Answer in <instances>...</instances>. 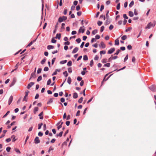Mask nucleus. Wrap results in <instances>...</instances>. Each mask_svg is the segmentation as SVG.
<instances>
[{"label": "nucleus", "mask_w": 156, "mask_h": 156, "mask_svg": "<svg viewBox=\"0 0 156 156\" xmlns=\"http://www.w3.org/2000/svg\"><path fill=\"white\" fill-rule=\"evenodd\" d=\"M63 74L64 75L65 77H66L68 76V74L67 73V71H65L63 73Z\"/></svg>", "instance_id": "4c0bfd02"}, {"label": "nucleus", "mask_w": 156, "mask_h": 156, "mask_svg": "<svg viewBox=\"0 0 156 156\" xmlns=\"http://www.w3.org/2000/svg\"><path fill=\"white\" fill-rule=\"evenodd\" d=\"M42 69L41 68H39L37 70V73L39 74L41 72Z\"/></svg>", "instance_id": "ea45409f"}, {"label": "nucleus", "mask_w": 156, "mask_h": 156, "mask_svg": "<svg viewBox=\"0 0 156 156\" xmlns=\"http://www.w3.org/2000/svg\"><path fill=\"white\" fill-rule=\"evenodd\" d=\"M46 59L45 58H44L41 62V63L42 64H44L45 62Z\"/></svg>", "instance_id": "c85d7f7f"}, {"label": "nucleus", "mask_w": 156, "mask_h": 156, "mask_svg": "<svg viewBox=\"0 0 156 156\" xmlns=\"http://www.w3.org/2000/svg\"><path fill=\"white\" fill-rule=\"evenodd\" d=\"M101 62L103 63H105L107 62V59H104L102 60Z\"/></svg>", "instance_id": "774afa93"}, {"label": "nucleus", "mask_w": 156, "mask_h": 156, "mask_svg": "<svg viewBox=\"0 0 156 156\" xmlns=\"http://www.w3.org/2000/svg\"><path fill=\"white\" fill-rule=\"evenodd\" d=\"M53 101V98H51L49 99V100L47 102L48 104H49L50 103H51Z\"/></svg>", "instance_id": "bb28decb"}, {"label": "nucleus", "mask_w": 156, "mask_h": 156, "mask_svg": "<svg viewBox=\"0 0 156 156\" xmlns=\"http://www.w3.org/2000/svg\"><path fill=\"white\" fill-rule=\"evenodd\" d=\"M127 48L128 50H131L132 48V47L130 45H128L127 46Z\"/></svg>", "instance_id": "5fc2aeb1"}, {"label": "nucleus", "mask_w": 156, "mask_h": 156, "mask_svg": "<svg viewBox=\"0 0 156 156\" xmlns=\"http://www.w3.org/2000/svg\"><path fill=\"white\" fill-rule=\"evenodd\" d=\"M11 138L12 139V142H15L16 140V139H15V136L14 135H12Z\"/></svg>", "instance_id": "a211bd4d"}, {"label": "nucleus", "mask_w": 156, "mask_h": 156, "mask_svg": "<svg viewBox=\"0 0 156 156\" xmlns=\"http://www.w3.org/2000/svg\"><path fill=\"white\" fill-rule=\"evenodd\" d=\"M93 64H94V62H93V60H91L90 62V66H91V67H92L93 65Z\"/></svg>", "instance_id": "864d4df0"}, {"label": "nucleus", "mask_w": 156, "mask_h": 156, "mask_svg": "<svg viewBox=\"0 0 156 156\" xmlns=\"http://www.w3.org/2000/svg\"><path fill=\"white\" fill-rule=\"evenodd\" d=\"M72 62L71 61H69L67 64V65L68 66H72Z\"/></svg>", "instance_id": "393cba45"}, {"label": "nucleus", "mask_w": 156, "mask_h": 156, "mask_svg": "<svg viewBox=\"0 0 156 156\" xmlns=\"http://www.w3.org/2000/svg\"><path fill=\"white\" fill-rule=\"evenodd\" d=\"M101 46L103 48H105L106 46L105 44L103 42H101L100 44Z\"/></svg>", "instance_id": "9b49d317"}, {"label": "nucleus", "mask_w": 156, "mask_h": 156, "mask_svg": "<svg viewBox=\"0 0 156 156\" xmlns=\"http://www.w3.org/2000/svg\"><path fill=\"white\" fill-rule=\"evenodd\" d=\"M110 63H108L105 64L104 65V66H105V67H109L110 66Z\"/></svg>", "instance_id": "49530a36"}, {"label": "nucleus", "mask_w": 156, "mask_h": 156, "mask_svg": "<svg viewBox=\"0 0 156 156\" xmlns=\"http://www.w3.org/2000/svg\"><path fill=\"white\" fill-rule=\"evenodd\" d=\"M63 133V131H61V132H60L59 134H57L55 135V136L56 137H58V136L61 137L62 136Z\"/></svg>", "instance_id": "9d476101"}, {"label": "nucleus", "mask_w": 156, "mask_h": 156, "mask_svg": "<svg viewBox=\"0 0 156 156\" xmlns=\"http://www.w3.org/2000/svg\"><path fill=\"white\" fill-rule=\"evenodd\" d=\"M39 137L37 136L34 139V143L36 144H37L40 142V140H39Z\"/></svg>", "instance_id": "0eeeda50"}, {"label": "nucleus", "mask_w": 156, "mask_h": 156, "mask_svg": "<svg viewBox=\"0 0 156 156\" xmlns=\"http://www.w3.org/2000/svg\"><path fill=\"white\" fill-rule=\"evenodd\" d=\"M34 84V83L33 82H30L27 85V88L28 89H30V88Z\"/></svg>", "instance_id": "423d86ee"}, {"label": "nucleus", "mask_w": 156, "mask_h": 156, "mask_svg": "<svg viewBox=\"0 0 156 156\" xmlns=\"http://www.w3.org/2000/svg\"><path fill=\"white\" fill-rule=\"evenodd\" d=\"M43 135V133L41 132H39L38 133V135L39 136H41Z\"/></svg>", "instance_id": "680f3d73"}, {"label": "nucleus", "mask_w": 156, "mask_h": 156, "mask_svg": "<svg viewBox=\"0 0 156 156\" xmlns=\"http://www.w3.org/2000/svg\"><path fill=\"white\" fill-rule=\"evenodd\" d=\"M38 108L37 107H35L34 110V114H35L36 112L38 111Z\"/></svg>", "instance_id": "4be33fe9"}, {"label": "nucleus", "mask_w": 156, "mask_h": 156, "mask_svg": "<svg viewBox=\"0 0 156 156\" xmlns=\"http://www.w3.org/2000/svg\"><path fill=\"white\" fill-rule=\"evenodd\" d=\"M11 149V147H6V150L8 152H9Z\"/></svg>", "instance_id": "603ef678"}, {"label": "nucleus", "mask_w": 156, "mask_h": 156, "mask_svg": "<svg viewBox=\"0 0 156 156\" xmlns=\"http://www.w3.org/2000/svg\"><path fill=\"white\" fill-rule=\"evenodd\" d=\"M128 55L127 54L126 56L125 57V58L124 59V62H125L128 59Z\"/></svg>", "instance_id": "09e8293b"}, {"label": "nucleus", "mask_w": 156, "mask_h": 156, "mask_svg": "<svg viewBox=\"0 0 156 156\" xmlns=\"http://www.w3.org/2000/svg\"><path fill=\"white\" fill-rule=\"evenodd\" d=\"M100 37L99 35L97 34L95 36V39H98L100 38Z\"/></svg>", "instance_id": "13d9d810"}, {"label": "nucleus", "mask_w": 156, "mask_h": 156, "mask_svg": "<svg viewBox=\"0 0 156 156\" xmlns=\"http://www.w3.org/2000/svg\"><path fill=\"white\" fill-rule=\"evenodd\" d=\"M79 48L77 47L75 48L72 51V53L73 54H74L76 53L78 50Z\"/></svg>", "instance_id": "1a4fd4ad"}, {"label": "nucleus", "mask_w": 156, "mask_h": 156, "mask_svg": "<svg viewBox=\"0 0 156 156\" xmlns=\"http://www.w3.org/2000/svg\"><path fill=\"white\" fill-rule=\"evenodd\" d=\"M51 83V80L50 79H49L47 82V85H49Z\"/></svg>", "instance_id": "c03bdc74"}, {"label": "nucleus", "mask_w": 156, "mask_h": 156, "mask_svg": "<svg viewBox=\"0 0 156 156\" xmlns=\"http://www.w3.org/2000/svg\"><path fill=\"white\" fill-rule=\"evenodd\" d=\"M123 17L125 19H128V17L127 16L126 14H124L123 15Z\"/></svg>", "instance_id": "bf43d9fd"}, {"label": "nucleus", "mask_w": 156, "mask_h": 156, "mask_svg": "<svg viewBox=\"0 0 156 156\" xmlns=\"http://www.w3.org/2000/svg\"><path fill=\"white\" fill-rule=\"evenodd\" d=\"M97 24L99 26H100L102 24V22L100 21H98V22Z\"/></svg>", "instance_id": "37998d69"}, {"label": "nucleus", "mask_w": 156, "mask_h": 156, "mask_svg": "<svg viewBox=\"0 0 156 156\" xmlns=\"http://www.w3.org/2000/svg\"><path fill=\"white\" fill-rule=\"evenodd\" d=\"M48 70V67H45L44 68V71H47Z\"/></svg>", "instance_id": "e2e57ef3"}, {"label": "nucleus", "mask_w": 156, "mask_h": 156, "mask_svg": "<svg viewBox=\"0 0 156 156\" xmlns=\"http://www.w3.org/2000/svg\"><path fill=\"white\" fill-rule=\"evenodd\" d=\"M104 9V6L103 5H101V6L100 11H102Z\"/></svg>", "instance_id": "69168bd1"}, {"label": "nucleus", "mask_w": 156, "mask_h": 156, "mask_svg": "<svg viewBox=\"0 0 156 156\" xmlns=\"http://www.w3.org/2000/svg\"><path fill=\"white\" fill-rule=\"evenodd\" d=\"M149 89L152 91L155 92L156 91V88L155 86L152 85L149 87Z\"/></svg>", "instance_id": "f257e3e1"}, {"label": "nucleus", "mask_w": 156, "mask_h": 156, "mask_svg": "<svg viewBox=\"0 0 156 156\" xmlns=\"http://www.w3.org/2000/svg\"><path fill=\"white\" fill-rule=\"evenodd\" d=\"M83 27H84V26H83L82 27H80L78 31L79 33L81 32L82 33H83L84 32L85 29H83Z\"/></svg>", "instance_id": "7ed1b4c3"}, {"label": "nucleus", "mask_w": 156, "mask_h": 156, "mask_svg": "<svg viewBox=\"0 0 156 156\" xmlns=\"http://www.w3.org/2000/svg\"><path fill=\"white\" fill-rule=\"evenodd\" d=\"M36 74H35L34 73H31V77H33V78H35L36 77Z\"/></svg>", "instance_id": "2f4dec72"}, {"label": "nucleus", "mask_w": 156, "mask_h": 156, "mask_svg": "<svg viewBox=\"0 0 156 156\" xmlns=\"http://www.w3.org/2000/svg\"><path fill=\"white\" fill-rule=\"evenodd\" d=\"M78 97V94L76 92L74 93L73 94V98H74L76 99Z\"/></svg>", "instance_id": "aec40b11"}, {"label": "nucleus", "mask_w": 156, "mask_h": 156, "mask_svg": "<svg viewBox=\"0 0 156 156\" xmlns=\"http://www.w3.org/2000/svg\"><path fill=\"white\" fill-rule=\"evenodd\" d=\"M109 12V11L108 10L107 11L106 14V17L107 19H108L109 17V16L108 15Z\"/></svg>", "instance_id": "a19ab883"}, {"label": "nucleus", "mask_w": 156, "mask_h": 156, "mask_svg": "<svg viewBox=\"0 0 156 156\" xmlns=\"http://www.w3.org/2000/svg\"><path fill=\"white\" fill-rule=\"evenodd\" d=\"M115 45H119V40L118 39H116L115 40Z\"/></svg>", "instance_id": "4468645a"}, {"label": "nucleus", "mask_w": 156, "mask_h": 156, "mask_svg": "<svg viewBox=\"0 0 156 156\" xmlns=\"http://www.w3.org/2000/svg\"><path fill=\"white\" fill-rule=\"evenodd\" d=\"M127 38V36L126 35H124L121 37V39L122 40H125Z\"/></svg>", "instance_id": "cd10ccee"}, {"label": "nucleus", "mask_w": 156, "mask_h": 156, "mask_svg": "<svg viewBox=\"0 0 156 156\" xmlns=\"http://www.w3.org/2000/svg\"><path fill=\"white\" fill-rule=\"evenodd\" d=\"M61 38V34H57L56 35L55 37V38L58 39L59 40Z\"/></svg>", "instance_id": "ddd939ff"}, {"label": "nucleus", "mask_w": 156, "mask_h": 156, "mask_svg": "<svg viewBox=\"0 0 156 156\" xmlns=\"http://www.w3.org/2000/svg\"><path fill=\"white\" fill-rule=\"evenodd\" d=\"M42 77L41 76H39L38 77V78H37V82L40 81H41L42 80Z\"/></svg>", "instance_id": "f704fd0d"}, {"label": "nucleus", "mask_w": 156, "mask_h": 156, "mask_svg": "<svg viewBox=\"0 0 156 156\" xmlns=\"http://www.w3.org/2000/svg\"><path fill=\"white\" fill-rule=\"evenodd\" d=\"M43 114V112H42L41 113H40L38 115V116H39L40 119H43V117L42 116Z\"/></svg>", "instance_id": "dca6fc26"}, {"label": "nucleus", "mask_w": 156, "mask_h": 156, "mask_svg": "<svg viewBox=\"0 0 156 156\" xmlns=\"http://www.w3.org/2000/svg\"><path fill=\"white\" fill-rule=\"evenodd\" d=\"M83 99V98L82 97H81L80 98V99H79V100H78V102L79 103H81L82 102Z\"/></svg>", "instance_id": "7c9ffc66"}, {"label": "nucleus", "mask_w": 156, "mask_h": 156, "mask_svg": "<svg viewBox=\"0 0 156 156\" xmlns=\"http://www.w3.org/2000/svg\"><path fill=\"white\" fill-rule=\"evenodd\" d=\"M112 75V74H111V75H110L109 76H108L106 79H105V78H104V79H103V81H107V80H108V79L109 78H110V77Z\"/></svg>", "instance_id": "a18cd8bd"}, {"label": "nucleus", "mask_w": 156, "mask_h": 156, "mask_svg": "<svg viewBox=\"0 0 156 156\" xmlns=\"http://www.w3.org/2000/svg\"><path fill=\"white\" fill-rule=\"evenodd\" d=\"M65 23H62V27H61V29L62 30H64L65 28Z\"/></svg>", "instance_id": "79ce46f5"}, {"label": "nucleus", "mask_w": 156, "mask_h": 156, "mask_svg": "<svg viewBox=\"0 0 156 156\" xmlns=\"http://www.w3.org/2000/svg\"><path fill=\"white\" fill-rule=\"evenodd\" d=\"M83 60L84 61H86L88 60V58L87 55H85L83 56Z\"/></svg>", "instance_id": "412c9836"}, {"label": "nucleus", "mask_w": 156, "mask_h": 156, "mask_svg": "<svg viewBox=\"0 0 156 156\" xmlns=\"http://www.w3.org/2000/svg\"><path fill=\"white\" fill-rule=\"evenodd\" d=\"M98 30L97 29H95L93 30L92 32V34L93 35H95V34L97 33Z\"/></svg>", "instance_id": "a878e982"}, {"label": "nucleus", "mask_w": 156, "mask_h": 156, "mask_svg": "<svg viewBox=\"0 0 156 156\" xmlns=\"http://www.w3.org/2000/svg\"><path fill=\"white\" fill-rule=\"evenodd\" d=\"M14 150L17 153H18L19 154H20L21 153L20 150L17 148H15L14 149Z\"/></svg>", "instance_id": "473e14b6"}, {"label": "nucleus", "mask_w": 156, "mask_h": 156, "mask_svg": "<svg viewBox=\"0 0 156 156\" xmlns=\"http://www.w3.org/2000/svg\"><path fill=\"white\" fill-rule=\"evenodd\" d=\"M114 28V26L112 25H111L109 27V29L110 30H112Z\"/></svg>", "instance_id": "de8ad7c7"}, {"label": "nucleus", "mask_w": 156, "mask_h": 156, "mask_svg": "<svg viewBox=\"0 0 156 156\" xmlns=\"http://www.w3.org/2000/svg\"><path fill=\"white\" fill-rule=\"evenodd\" d=\"M106 53V51H101L100 52V54L101 55L102 54H105Z\"/></svg>", "instance_id": "c9c22d12"}, {"label": "nucleus", "mask_w": 156, "mask_h": 156, "mask_svg": "<svg viewBox=\"0 0 156 156\" xmlns=\"http://www.w3.org/2000/svg\"><path fill=\"white\" fill-rule=\"evenodd\" d=\"M115 49L114 48H111L108 51V53L110 54H111L115 51Z\"/></svg>", "instance_id": "20e7f679"}, {"label": "nucleus", "mask_w": 156, "mask_h": 156, "mask_svg": "<svg viewBox=\"0 0 156 156\" xmlns=\"http://www.w3.org/2000/svg\"><path fill=\"white\" fill-rule=\"evenodd\" d=\"M77 14L78 16H80L82 14V12L80 11L78 12H77Z\"/></svg>", "instance_id": "0e129e2a"}, {"label": "nucleus", "mask_w": 156, "mask_h": 156, "mask_svg": "<svg viewBox=\"0 0 156 156\" xmlns=\"http://www.w3.org/2000/svg\"><path fill=\"white\" fill-rule=\"evenodd\" d=\"M129 14L130 17H133L134 15L133 13L131 11L129 12Z\"/></svg>", "instance_id": "f3484780"}, {"label": "nucleus", "mask_w": 156, "mask_h": 156, "mask_svg": "<svg viewBox=\"0 0 156 156\" xmlns=\"http://www.w3.org/2000/svg\"><path fill=\"white\" fill-rule=\"evenodd\" d=\"M134 4V2L133 1H132L131 2L130 4H129V6L130 7H131Z\"/></svg>", "instance_id": "b1692460"}, {"label": "nucleus", "mask_w": 156, "mask_h": 156, "mask_svg": "<svg viewBox=\"0 0 156 156\" xmlns=\"http://www.w3.org/2000/svg\"><path fill=\"white\" fill-rule=\"evenodd\" d=\"M155 25H153V24L151 23H149L145 27V29H150L151 27H154Z\"/></svg>", "instance_id": "f03ea898"}, {"label": "nucleus", "mask_w": 156, "mask_h": 156, "mask_svg": "<svg viewBox=\"0 0 156 156\" xmlns=\"http://www.w3.org/2000/svg\"><path fill=\"white\" fill-rule=\"evenodd\" d=\"M64 21L63 18L62 17H60L58 19V22L59 23H61Z\"/></svg>", "instance_id": "f8f14e48"}, {"label": "nucleus", "mask_w": 156, "mask_h": 156, "mask_svg": "<svg viewBox=\"0 0 156 156\" xmlns=\"http://www.w3.org/2000/svg\"><path fill=\"white\" fill-rule=\"evenodd\" d=\"M67 62V60H62L60 62V63L61 64H63L66 63Z\"/></svg>", "instance_id": "5701e85b"}, {"label": "nucleus", "mask_w": 156, "mask_h": 156, "mask_svg": "<svg viewBox=\"0 0 156 156\" xmlns=\"http://www.w3.org/2000/svg\"><path fill=\"white\" fill-rule=\"evenodd\" d=\"M65 101V98H61L60 99L61 102L62 103L64 102Z\"/></svg>", "instance_id": "338daca9"}, {"label": "nucleus", "mask_w": 156, "mask_h": 156, "mask_svg": "<svg viewBox=\"0 0 156 156\" xmlns=\"http://www.w3.org/2000/svg\"><path fill=\"white\" fill-rule=\"evenodd\" d=\"M13 96L12 95L9 98L8 101V104L9 105H10L11 103H12L13 100Z\"/></svg>", "instance_id": "6e6552de"}, {"label": "nucleus", "mask_w": 156, "mask_h": 156, "mask_svg": "<svg viewBox=\"0 0 156 156\" xmlns=\"http://www.w3.org/2000/svg\"><path fill=\"white\" fill-rule=\"evenodd\" d=\"M35 40H34L32 41H31L30 43H29L28 45H27V47H29L31 45H32V44H33V43L35 41Z\"/></svg>", "instance_id": "72a5a7b5"}, {"label": "nucleus", "mask_w": 156, "mask_h": 156, "mask_svg": "<svg viewBox=\"0 0 156 156\" xmlns=\"http://www.w3.org/2000/svg\"><path fill=\"white\" fill-rule=\"evenodd\" d=\"M67 82L69 84H70L71 82V79L70 77H69L68 78Z\"/></svg>", "instance_id": "6ab92c4d"}, {"label": "nucleus", "mask_w": 156, "mask_h": 156, "mask_svg": "<svg viewBox=\"0 0 156 156\" xmlns=\"http://www.w3.org/2000/svg\"><path fill=\"white\" fill-rule=\"evenodd\" d=\"M56 58H54L51 60V64L53 65L55 61Z\"/></svg>", "instance_id": "4d7b16f0"}, {"label": "nucleus", "mask_w": 156, "mask_h": 156, "mask_svg": "<svg viewBox=\"0 0 156 156\" xmlns=\"http://www.w3.org/2000/svg\"><path fill=\"white\" fill-rule=\"evenodd\" d=\"M120 3H119L117 4V6H116V8L117 10H119L120 9Z\"/></svg>", "instance_id": "58836bf2"}, {"label": "nucleus", "mask_w": 156, "mask_h": 156, "mask_svg": "<svg viewBox=\"0 0 156 156\" xmlns=\"http://www.w3.org/2000/svg\"><path fill=\"white\" fill-rule=\"evenodd\" d=\"M10 112L9 111H7L6 113L3 116V118H4L5 117L10 113Z\"/></svg>", "instance_id": "e433bc0d"}, {"label": "nucleus", "mask_w": 156, "mask_h": 156, "mask_svg": "<svg viewBox=\"0 0 156 156\" xmlns=\"http://www.w3.org/2000/svg\"><path fill=\"white\" fill-rule=\"evenodd\" d=\"M54 46L51 45H48L47 46V49L48 50L53 49L54 48Z\"/></svg>", "instance_id": "2eb2a0df"}, {"label": "nucleus", "mask_w": 156, "mask_h": 156, "mask_svg": "<svg viewBox=\"0 0 156 156\" xmlns=\"http://www.w3.org/2000/svg\"><path fill=\"white\" fill-rule=\"evenodd\" d=\"M104 28H105V27L104 26H102V27H101V29H100V31L101 32H102L104 29Z\"/></svg>", "instance_id": "6e6d98bb"}, {"label": "nucleus", "mask_w": 156, "mask_h": 156, "mask_svg": "<svg viewBox=\"0 0 156 156\" xmlns=\"http://www.w3.org/2000/svg\"><path fill=\"white\" fill-rule=\"evenodd\" d=\"M43 123H39L38 124V129H41L42 126L43 125Z\"/></svg>", "instance_id": "c756f323"}, {"label": "nucleus", "mask_w": 156, "mask_h": 156, "mask_svg": "<svg viewBox=\"0 0 156 156\" xmlns=\"http://www.w3.org/2000/svg\"><path fill=\"white\" fill-rule=\"evenodd\" d=\"M51 42L52 43H56V40L54 39V38H53L52 39Z\"/></svg>", "instance_id": "8fccbe9b"}, {"label": "nucleus", "mask_w": 156, "mask_h": 156, "mask_svg": "<svg viewBox=\"0 0 156 156\" xmlns=\"http://www.w3.org/2000/svg\"><path fill=\"white\" fill-rule=\"evenodd\" d=\"M16 82V79L15 78H14L13 79L12 81L11 84L10 85V87H12L13 86L14 84Z\"/></svg>", "instance_id": "39448f33"}, {"label": "nucleus", "mask_w": 156, "mask_h": 156, "mask_svg": "<svg viewBox=\"0 0 156 156\" xmlns=\"http://www.w3.org/2000/svg\"><path fill=\"white\" fill-rule=\"evenodd\" d=\"M76 41L78 43H80L81 40L80 38H78V39H77L76 40Z\"/></svg>", "instance_id": "3c124183"}, {"label": "nucleus", "mask_w": 156, "mask_h": 156, "mask_svg": "<svg viewBox=\"0 0 156 156\" xmlns=\"http://www.w3.org/2000/svg\"><path fill=\"white\" fill-rule=\"evenodd\" d=\"M121 51V50L119 49H118L116 52H115V54H114V55H118L119 53Z\"/></svg>", "instance_id": "052dcab7"}]
</instances>
